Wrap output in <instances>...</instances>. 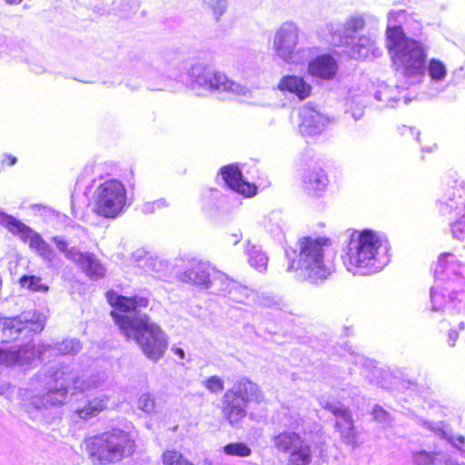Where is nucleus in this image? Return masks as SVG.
<instances>
[{
    "instance_id": "f257e3e1",
    "label": "nucleus",
    "mask_w": 465,
    "mask_h": 465,
    "mask_svg": "<svg viewBox=\"0 0 465 465\" xmlns=\"http://www.w3.org/2000/svg\"><path fill=\"white\" fill-rule=\"evenodd\" d=\"M106 297L113 307L129 313L112 312L115 323L126 339L134 340L149 360L157 361L162 359L168 347L167 335L146 314L140 312L141 308L148 306V299L142 296L125 297L114 292H108Z\"/></svg>"
},
{
    "instance_id": "f03ea898",
    "label": "nucleus",
    "mask_w": 465,
    "mask_h": 465,
    "mask_svg": "<svg viewBox=\"0 0 465 465\" xmlns=\"http://www.w3.org/2000/svg\"><path fill=\"white\" fill-rule=\"evenodd\" d=\"M101 385V381L91 383H82L75 378L74 373L64 367L50 374L38 372L31 379L26 389V397L37 410L58 407L66 402L70 389L86 390Z\"/></svg>"
},
{
    "instance_id": "7ed1b4c3",
    "label": "nucleus",
    "mask_w": 465,
    "mask_h": 465,
    "mask_svg": "<svg viewBox=\"0 0 465 465\" xmlns=\"http://www.w3.org/2000/svg\"><path fill=\"white\" fill-rule=\"evenodd\" d=\"M460 254L463 260H460L454 253H442L438 260L435 268V275L442 283H437L431 288L430 301L432 311H440L446 303L445 292H449L450 304L448 311L450 314L455 311L458 314L465 316V293L458 292L465 286V280L460 278V273L465 272V250Z\"/></svg>"
},
{
    "instance_id": "20e7f679",
    "label": "nucleus",
    "mask_w": 465,
    "mask_h": 465,
    "mask_svg": "<svg viewBox=\"0 0 465 465\" xmlns=\"http://www.w3.org/2000/svg\"><path fill=\"white\" fill-rule=\"evenodd\" d=\"M343 262L346 269L353 274H372L389 262L388 248L382 238L373 231L354 232Z\"/></svg>"
},
{
    "instance_id": "39448f33",
    "label": "nucleus",
    "mask_w": 465,
    "mask_h": 465,
    "mask_svg": "<svg viewBox=\"0 0 465 465\" xmlns=\"http://www.w3.org/2000/svg\"><path fill=\"white\" fill-rule=\"evenodd\" d=\"M405 17L404 11L391 12L387 25V46L394 65L406 76L420 75L425 70L426 52L421 43L408 38L397 24Z\"/></svg>"
},
{
    "instance_id": "423d86ee",
    "label": "nucleus",
    "mask_w": 465,
    "mask_h": 465,
    "mask_svg": "<svg viewBox=\"0 0 465 465\" xmlns=\"http://www.w3.org/2000/svg\"><path fill=\"white\" fill-rule=\"evenodd\" d=\"M298 262L288 266V271H295L297 277L313 283L326 280L334 271L333 252L331 241L325 237H303L298 241Z\"/></svg>"
},
{
    "instance_id": "0eeeda50",
    "label": "nucleus",
    "mask_w": 465,
    "mask_h": 465,
    "mask_svg": "<svg viewBox=\"0 0 465 465\" xmlns=\"http://www.w3.org/2000/svg\"><path fill=\"white\" fill-rule=\"evenodd\" d=\"M136 433L131 423L124 429L110 430L84 440V445L94 465H107L131 456L135 450Z\"/></svg>"
},
{
    "instance_id": "6e6552de",
    "label": "nucleus",
    "mask_w": 465,
    "mask_h": 465,
    "mask_svg": "<svg viewBox=\"0 0 465 465\" xmlns=\"http://www.w3.org/2000/svg\"><path fill=\"white\" fill-rule=\"evenodd\" d=\"M165 78L186 83L199 95H220L232 90V81L225 74L200 62L192 64L184 74L167 75Z\"/></svg>"
},
{
    "instance_id": "1a4fd4ad",
    "label": "nucleus",
    "mask_w": 465,
    "mask_h": 465,
    "mask_svg": "<svg viewBox=\"0 0 465 465\" xmlns=\"http://www.w3.org/2000/svg\"><path fill=\"white\" fill-rule=\"evenodd\" d=\"M94 211L105 218H115L126 204V189L117 179L101 183L94 192Z\"/></svg>"
},
{
    "instance_id": "9d476101",
    "label": "nucleus",
    "mask_w": 465,
    "mask_h": 465,
    "mask_svg": "<svg viewBox=\"0 0 465 465\" xmlns=\"http://www.w3.org/2000/svg\"><path fill=\"white\" fill-rule=\"evenodd\" d=\"M45 316L35 311L24 312L18 316L0 319V338L10 341L21 337L31 341L32 337L43 331ZM27 344L32 345L30 342Z\"/></svg>"
},
{
    "instance_id": "9b49d317",
    "label": "nucleus",
    "mask_w": 465,
    "mask_h": 465,
    "mask_svg": "<svg viewBox=\"0 0 465 465\" xmlns=\"http://www.w3.org/2000/svg\"><path fill=\"white\" fill-rule=\"evenodd\" d=\"M0 224L35 250L49 267L57 264L56 253L42 236L12 215L0 212Z\"/></svg>"
},
{
    "instance_id": "f8f14e48",
    "label": "nucleus",
    "mask_w": 465,
    "mask_h": 465,
    "mask_svg": "<svg viewBox=\"0 0 465 465\" xmlns=\"http://www.w3.org/2000/svg\"><path fill=\"white\" fill-rule=\"evenodd\" d=\"M52 242L68 261L74 262L89 278L99 279L104 276L105 268L95 254L89 252H82L76 246H69V243L59 236L53 237Z\"/></svg>"
},
{
    "instance_id": "ddd939ff",
    "label": "nucleus",
    "mask_w": 465,
    "mask_h": 465,
    "mask_svg": "<svg viewBox=\"0 0 465 465\" xmlns=\"http://www.w3.org/2000/svg\"><path fill=\"white\" fill-rule=\"evenodd\" d=\"M52 242L68 261L74 262L89 278L99 279L104 276L105 268L95 254L89 252H82L76 246H69V243L59 236L53 237Z\"/></svg>"
},
{
    "instance_id": "4468645a",
    "label": "nucleus",
    "mask_w": 465,
    "mask_h": 465,
    "mask_svg": "<svg viewBox=\"0 0 465 465\" xmlns=\"http://www.w3.org/2000/svg\"><path fill=\"white\" fill-rule=\"evenodd\" d=\"M300 38L299 26L293 22H284L275 31L272 50L276 56L287 64L296 63Z\"/></svg>"
},
{
    "instance_id": "2eb2a0df",
    "label": "nucleus",
    "mask_w": 465,
    "mask_h": 465,
    "mask_svg": "<svg viewBox=\"0 0 465 465\" xmlns=\"http://www.w3.org/2000/svg\"><path fill=\"white\" fill-rule=\"evenodd\" d=\"M263 396L254 382L241 379L234 384V417H243L252 405L260 403Z\"/></svg>"
},
{
    "instance_id": "dca6fc26",
    "label": "nucleus",
    "mask_w": 465,
    "mask_h": 465,
    "mask_svg": "<svg viewBox=\"0 0 465 465\" xmlns=\"http://www.w3.org/2000/svg\"><path fill=\"white\" fill-rule=\"evenodd\" d=\"M321 405L333 413L336 418V428L342 440L351 446H356L357 431L350 411L344 406H338L330 402H322Z\"/></svg>"
},
{
    "instance_id": "f3484780",
    "label": "nucleus",
    "mask_w": 465,
    "mask_h": 465,
    "mask_svg": "<svg viewBox=\"0 0 465 465\" xmlns=\"http://www.w3.org/2000/svg\"><path fill=\"white\" fill-rule=\"evenodd\" d=\"M299 131L302 135L314 136L322 133L329 119L315 108L305 105L300 110Z\"/></svg>"
},
{
    "instance_id": "a211bd4d",
    "label": "nucleus",
    "mask_w": 465,
    "mask_h": 465,
    "mask_svg": "<svg viewBox=\"0 0 465 465\" xmlns=\"http://www.w3.org/2000/svg\"><path fill=\"white\" fill-rule=\"evenodd\" d=\"M213 268L207 262L198 259L190 261V267L180 273L179 280L183 282L210 288Z\"/></svg>"
},
{
    "instance_id": "6ab92c4d",
    "label": "nucleus",
    "mask_w": 465,
    "mask_h": 465,
    "mask_svg": "<svg viewBox=\"0 0 465 465\" xmlns=\"http://www.w3.org/2000/svg\"><path fill=\"white\" fill-rule=\"evenodd\" d=\"M364 25V18L358 15L350 16L343 25H331L330 42L334 45H350L352 35L362 29Z\"/></svg>"
},
{
    "instance_id": "aec40b11",
    "label": "nucleus",
    "mask_w": 465,
    "mask_h": 465,
    "mask_svg": "<svg viewBox=\"0 0 465 465\" xmlns=\"http://www.w3.org/2000/svg\"><path fill=\"white\" fill-rule=\"evenodd\" d=\"M36 360L35 346L25 344L18 350L0 349V366L29 365Z\"/></svg>"
},
{
    "instance_id": "412c9836",
    "label": "nucleus",
    "mask_w": 465,
    "mask_h": 465,
    "mask_svg": "<svg viewBox=\"0 0 465 465\" xmlns=\"http://www.w3.org/2000/svg\"><path fill=\"white\" fill-rule=\"evenodd\" d=\"M133 261L135 266L144 272L155 273L158 277H161L169 266L166 261L159 259L143 249H138L133 253Z\"/></svg>"
},
{
    "instance_id": "4be33fe9",
    "label": "nucleus",
    "mask_w": 465,
    "mask_h": 465,
    "mask_svg": "<svg viewBox=\"0 0 465 465\" xmlns=\"http://www.w3.org/2000/svg\"><path fill=\"white\" fill-rule=\"evenodd\" d=\"M81 350L80 342L77 340L70 339L64 340L61 343L55 346L50 344H39L37 349L35 348L36 359L45 361L47 358L58 354H76Z\"/></svg>"
},
{
    "instance_id": "5701e85b",
    "label": "nucleus",
    "mask_w": 465,
    "mask_h": 465,
    "mask_svg": "<svg viewBox=\"0 0 465 465\" xmlns=\"http://www.w3.org/2000/svg\"><path fill=\"white\" fill-rule=\"evenodd\" d=\"M337 71L338 64L330 54L319 55L308 64L309 74L321 79H331Z\"/></svg>"
},
{
    "instance_id": "b1692460",
    "label": "nucleus",
    "mask_w": 465,
    "mask_h": 465,
    "mask_svg": "<svg viewBox=\"0 0 465 465\" xmlns=\"http://www.w3.org/2000/svg\"><path fill=\"white\" fill-rule=\"evenodd\" d=\"M328 184V177L322 168L307 170L302 175V187L311 195H318Z\"/></svg>"
},
{
    "instance_id": "393cba45",
    "label": "nucleus",
    "mask_w": 465,
    "mask_h": 465,
    "mask_svg": "<svg viewBox=\"0 0 465 465\" xmlns=\"http://www.w3.org/2000/svg\"><path fill=\"white\" fill-rule=\"evenodd\" d=\"M278 89L281 91H289L294 94L300 99L308 97L312 87L303 78L296 75H285L278 83Z\"/></svg>"
},
{
    "instance_id": "a878e982",
    "label": "nucleus",
    "mask_w": 465,
    "mask_h": 465,
    "mask_svg": "<svg viewBox=\"0 0 465 465\" xmlns=\"http://www.w3.org/2000/svg\"><path fill=\"white\" fill-rule=\"evenodd\" d=\"M243 252L248 256V263L253 269L262 273L267 271L269 258L259 246L248 241L243 244Z\"/></svg>"
},
{
    "instance_id": "bb28decb",
    "label": "nucleus",
    "mask_w": 465,
    "mask_h": 465,
    "mask_svg": "<svg viewBox=\"0 0 465 465\" xmlns=\"http://www.w3.org/2000/svg\"><path fill=\"white\" fill-rule=\"evenodd\" d=\"M107 403L108 397L104 395L88 399L83 407L75 410V413L80 419L88 420L103 411L106 408Z\"/></svg>"
},
{
    "instance_id": "cd10ccee",
    "label": "nucleus",
    "mask_w": 465,
    "mask_h": 465,
    "mask_svg": "<svg viewBox=\"0 0 465 465\" xmlns=\"http://www.w3.org/2000/svg\"><path fill=\"white\" fill-rule=\"evenodd\" d=\"M107 403L108 397L104 395L88 399L83 407L75 410V413L80 419L88 420L103 411L106 408Z\"/></svg>"
},
{
    "instance_id": "c85d7f7f",
    "label": "nucleus",
    "mask_w": 465,
    "mask_h": 465,
    "mask_svg": "<svg viewBox=\"0 0 465 465\" xmlns=\"http://www.w3.org/2000/svg\"><path fill=\"white\" fill-rule=\"evenodd\" d=\"M303 442L305 441L299 434L289 431H283L273 439L274 446L279 451L289 453Z\"/></svg>"
},
{
    "instance_id": "c756f323",
    "label": "nucleus",
    "mask_w": 465,
    "mask_h": 465,
    "mask_svg": "<svg viewBox=\"0 0 465 465\" xmlns=\"http://www.w3.org/2000/svg\"><path fill=\"white\" fill-rule=\"evenodd\" d=\"M289 454L286 465H309L312 462V452L307 442L299 445Z\"/></svg>"
},
{
    "instance_id": "7c9ffc66",
    "label": "nucleus",
    "mask_w": 465,
    "mask_h": 465,
    "mask_svg": "<svg viewBox=\"0 0 465 465\" xmlns=\"http://www.w3.org/2000/svg\"><path fill=\"white\" fill-rule=\"evenodd\" d=\"M257 190L256 184L247 182L243 178L242 171L234 164V192L246 198H251L257 194Z\"/></svg>"
},
{
    "instance_id": "2f4dec72",
    "label": "nucleus",
    "mask_w": 465,
    "mask_h": 465,
    "mask_svg": "<svg viewBox=\"0 0 465 465\" xmlns=\"http://www.w3.org/2000/svg\"><path fill=\"white\" fill-rule=\"evenodd\" d=\"M374 50V42L367 36H361L358 39L357 45L352 47L351 55L356 59L367 58L371 52Z\"/></svg>"
},
{
    "instance_id": "473e14b6",
    "label": "nucleus",
    "mask_w": 465,
    "mask_h": 465,
    "mask_svg": "<svg viewBox=\"0 0 465 465\" xmlns=\"http://www.w3.org/2000/svg\"><path fill=\"white\" fill-rule=\"evenodd\" d=\"M203 198L207 203L216 208H223L224 204L229 203V197L223 195L220 191L213 188L206 189L203 193Z\"/></svg>"
},
{
    "instance_id": "72a5a7b5",
    "label": "nucleus",
    "mask_w": 465,
    "mask_h": 465,
    "mask_svg": "<svg viewBox=\"0 0 465 465\" xmlns=\"http://www.w3.org/2000/svg\"><path fill=\"white\" fill-rule=\"evenodd\" d=\"M257 293L248 286L242 284L234 285V302L249 304L256 301Z\"/></svg>"
},
{
    "instance_id": "f704fd0d",
    "label": "nucleus",
    "mask_w": 465,
    "mask_h": 465,
    "mask_svg": "<svg viewBox=\"0 0 465 465\" xmlns=\"http://www.w3.org/2000/svg\"><path fill=\"white\" fill-rule=\"evenodd\" d=\"M137 408L148 415L157 413L154 395L149 392L142 393L137 400Z\"/></svg>"
},
{
    "instance_id": "c9c22d12",
    "label": "nucleus",
    "mask_w": 465,
    "mask_h": 465,
    "mask_svg": "<svg viewBox=\"0 0 465 465\" xmlns=\"http://www.w3.org/2000/svg\"><path fill=\"white\" fill-rule=\"evenodd\" d=\"M430 430L450 441L453 446L458 447L465 444V436H454L447 426L436 425L435 427H430Z\"/></svg>"
},
{
    "instance_id": "e433bc0d",
    "label": "nucleus",
    "mask_w": 465,
    "mask_h": 465,
    "mask_svg": "<svg viewBox=\"0 0 465 465\" xmlns=\"http://www.w3.org/2000/svg\"><path fill=\"white\" fill-rule=\"evenodd\" d=\"M429 74L432 80L441 81L447 74L446 66L442 62L437 59H431L429 63Z\"/></svg>"
},
{
    "instance_id": "4c0bfd02",
    "label": "nucleus",
    "mask_w": 465,
    "mask_h": 465,
    "mask_svg": "<svg viewBox=\"0 0 465 465\" xmlns=\"http://www.w3.org/2000/svg\"><path fill=\"white\" fill-rule=\"evenodd\" d=\"M21 285L33 292H45L48 287L42 282L41 278L36 276H23L20 280Z\"/></svg>"
},
{
    "instance_id": "58836bf2",
    "label": "nucleus",
    "mask_w": 465,
    "mask_h": 465,
    "mask_svg": "<svg viewBox=\"0 0 465 465\" xmlns=\"http://www.w3.org/2000/svg\"><path fill=\"white\" fill-rule=\"evenodd\" d=\"M163 465H187L190 461L179 451L166 450L162 455Z\"/></svg>"
},
{
    "instance_id": "ea45409f",
    "label": "nucleus",
    "mask_w": 465,
    "mask_h": 465,
    "mask_svg": "<svg viewBox=\"0 0 465 465\" xmlns=\"http://www.w3.org/2000/svg\"><path fill=\"white\" fill-rule=\"evenodd\" d=\"M229 285L230 282L228 276L223 272L213 269L211 276L210 288L216 287L217 291L223 292L227 290Z\"/></svg>"
},
{
    "instance_id": "a19ab883",
    "label": "nucleus",
    "mask_w": 465,
    "mask_h": 465,
    "mask_svg": "<svg viewBox=\"0 0 465 465\" xmlns=\"http://www.w3.org/2000/svg\"><path fill=\"white\" fill-rule=\"evenodd\" d=\"M216 183L223 184L228 189H232V164L222 167L217 174Z\"/></svg>"
},
{
    "instance_id": "79ce46f5",
    "label": "nucleus",
    "mask_w": 465,
    "mask_h": 465,
    "mask_svg": "<svg viewBox=\"0 0 465 465\" xmlns=\"http://www.w3.org/2000/svg\"><path fill=\"white\" fill-rule=\"evenodd\" d=\"M416 465H430L434 463L435 454L426 450H419L412 454Z\"/></svg>"
},
{
    "instance_id": "37998d69",
    "label": "nucleus",
    "mask_w": 465,
    "mask_h": 465,
    "mask_svg": "<svg viewBox=\"0 0 465 465\" xmlns=\"http://www.w3.org/2000/svg\"><path fill=\"white\" fill-rule=\"evenodd\" d=\"M205 2L213 9L217 20L226 11L228 6L227 0H205Z\"/></svg>"
},
{
    "instance_id": "c03bdc74",
    "label": "nucleus",
    "mask_w": 465,
    "mask_h": 465,
    "mask_svg": "<svg viewBox=\"0 0 465 465\" xmlns=\"http://www.w3.org/2000/svg\"><path fill=\"white\" fill-rule=\"evenodd\" d=\"M451 233L454 238L465 241V217H462L451 225Z\"/></svg>"
},
{
    "instance_id": "a18cd8bd",
    "label": "nucleus",
    "mask_w": 465,
    "mask_h": 465,
    "mask_svg": "<svg viewBox=\"0 0 465 465\" xmlns=\"http://www.w3.org/2000/svg\"><path fill=\"white\" fill-rule=\"evenodd\" d=\"M205 387L212 392L217 393L219 391H222L223 389V381L217 377L213 376L205 381Z\"/></svg>"
},
{
    "instance_id": "49530a36",
    "label": "nucleus",
    "mask_w": 465,
    "mask_h": 465,
    "mask_svg": "<svg viewBox=\"0 0 465 465\" xmlns=\"http://www.w3.org/2000/svg\"><path fill=\"white\" fill-rule=\"evenodd\" d=\"M256 300H257V302L261 306H263V307L274 308V307L279 306V301L277 299H275L274 297L265 296V295H261V296L257 295Z\"/></svg>"
},
{
    "instance_id": "de8ad7c7",
    "label": "nucleus",
    "mask_w": 465,
    "mask_h": 465,
    "mask_svg": "<svg viewBox=\"0 0 465 465\" xmlns=\"http://www.w3.org/2000/svg\"><path fill=\"white\" fill-rule=\"evenodd\" d=\"M251 449L244 443H234V455L247 457L251 454Z\"/></svg>"
},
{
    "instance_id": "09e8293b",
    "label": "nucleus",
    "mask_w": 465,
    "mask_h": 465,
    "mask_svg": "<svg viewBox=\"0 0 465 465\" xmlns=\"http://www.w3.org/2000/svg\"><path fill=\"white\" fill-rule=\"evenodd\" d=\"M447 204L450 205V208L456 210H461L465 208V201L462 200V196L460 194L458 199H455V193H453V197H449V203Z\"/></svg>"
},
{
    "instance_id": "8fccbe9b",
    "label": "nucleus",
    "mask_w": 465,
    "mask_h": 465,
    "mask_svg": "<svg viewBox=\"0 0 465 465\" xmlns=\"http://www.w3.org/2000/svg\"><path fill=\"white\" fill-rule=\"evenodd\" d=\"M374 419L380 422H386L388 420V413L381 407H374L372 411Z\"/></svg>"
},
{
    "instance_id": "3c124183",
    "label": "nucleus",
    "mask_w": 465,
    "mask_h": 465,
    "mask_svg": "<svg viewBox=\"0 0 465 465\" xmlns=\"http://www.w3.org/2000/svg\"><path fill=\"white\" fill-rule=\"evenodd\" d=\"M229 393L230 391H228L224 395V401L227 402L226 407H224V414L226 415L227 419L229 420V422L232 423V420H230V416L232 413V406L229 402Z\"/></svg>"
},
{
    "instance_id": "603ef678",
    "label": "nucleus",
    "mask_w": 465,
    "mask_h": 465,
    "mask_svg": "<svg viewBox=\"0 0 465 465\" xmlns=\"http://www.w3.org/2000/svg\"><path fill=\"white\" fill-rule=\"evenodd\" d=\"M141 211L144 214H152L156 211V209L154 203L152 202H147L141 206Z\"/></svg>"
},
{
    "instance_id": "864d4df0",
    "label": "nucleus",
    "mask_w": 465,
    "mask_h": 465,
    "mask_svg": "<svg viewBox=\"0 0 465 465\" xmlns=\"http://www.w3.org/2000/svg\"><path fill=\"white\" fill-rule=\"evenodd\" d=\"M362 101H360L361 106H358L355 110H352V116L355 120H359L363 115Z\"/></svg>"
},
{
    "instance_id": "5fc2aeb1",
    "label": "nucleus",
    "mask_w": 465,
    "mask_h": 465,
    "mask_svg": "<svg viewBox=\"0 0 465 465\" xmlns=\"http://www.w3.org/2000/svg\"><path fill=\"white\" fill-rule=\"evenodd\" d=\"M152 203H154V206H155L156 210H160V209L165 208V207H167L169 205L168 203L166 202V200L163 199V198L158 199V200L153 201Z\"/></svg>"
},
{
    "instance_id": "6e6d98bb",
    "label": "nucleus",
    "mask_w": 465,
    "mask_h": 465,
    "mask_svg": "<svg viewBox=\"0 0 465 465\" xmlns=\"http://www.w3.org/2000/svg\"><path fill=\"white\" fill-rule=\"evenodd\" d=\"M458 332L457 331H450L449 333V340H448V342H449V345L450 346H454L455 345V342L458 339Z\"/></svg>"
},
{
    "instance_id": "4d7b16f0",
    "label": "nucleus",
    "mask_w": 465,
    "mask_h": 465,
    "mask_svg": "<svg viewBox=\"0 0 465 465\" xmlns=\"http://www.w3.org/2000/svg\"><path fill=\"white\" fill-rule=\"evenodd\" d=\"M30 68H31L32 72H34L35 74H41L45 71L44 67L37 64H31Z\"/></svg>"
},
{
    "instance_id": "13d9d810",
    "label": "nucleus",
    "mask_w": 465,
    "mask_h": 465,
    "mask_svg": "<svg viewBox=\"0 0 465 465\" xmlns=\"http://www.w3.org/2000/svg\"><path fill=\"white\" fill-rule=\"evenodd\" d=\"M4 157H5V159L3 160V163H5V159H6V160H8V164H9L10 166L15 165V164L16 163V162H17L16 157L12 156V155H10V154H5V156H4Z\"/></svg>"
},
{
    "instance_id": "bf43d9fd",
    "label": "nucleus",
    "mask_w": 465,
    "mask_h": 465,
    "mask_svg": "<svg viewBox=\"0 0 465 465\" xmlns=\"http://www.w3.org/2000/svg\"><path fill=\"white\" fill-rule=\"evenodd\" d=\"M172 351L177 355L180 359H184L185 357V353H184V351L181 348H176V347H173L172 348Z\"/></svg>"
},
{
    "instance_id": "052dcab7",
    "label": "nucleus",
    "mask_w": 465,
    "mask_h": 465,
    "mask_svg": "<svg viewBox=\"0 0 465 465\" xmlns=\"http://www.w3.org/2000/svg\"><path fill=\"white\" fill-rule=\"evenodd\" d=\"M166 87V84L162 83L160 84H149L148 88L151 90H163Z\"/></svg>"
},
{
    "instance_id": "680f3d73",
    "label": "nucleus",
    "mask_w": 465,
    "mask_h": 465,
    "mask_svg": "<svg viewBox=\"0 0 465 465\" xmlns=\"http://www.w3.org/2000/svg\"><path fill=\"white\" fill-rule=\"evenodd\" d=\"M223 450L226 454L232 455V443L227 444Z\"/></svg>"
},
{
    "instance_id": "e2e57ef3",
    "label": "nucleus",
    "mask_w": 465,
    "mask_h": 465,
    "mask_svg": "<svg viewBox=\"0 0 465 465\" xmlns=\"http://www.w3.org/2000/svg\"><path fill=\"white\" fill-rule=\"evenodd\" d=\"M280 231H281V228H280L278 225H276V226H275V228H273V229H272V230H271V232H272V233H277V232H279Z\"/></svg>"
},
{
    "instance_id": "0e129e2a",
    "label": "nucleus",
    "mask_w": 465,
    "mask_h": 465,
    "mask_svg": "<svg viewBox=\"0 0 465 465\" xmlns=\"http://www.w3.org/2000/svg\"><path fill=\"white\" fill-rule=\"evenodd\" d=\"M9 4H19L22 0H5Z\"/></svg>"
},
{
    "instance_id": "69168bd1",
    "label": "nucleus",
    "mask_w": 465,
    "mask_h": 465,
    "mask_svg": "<svg viewBox=\"0 0 465 465\" xmlns=\"http://www.w3.org/2000/svg\"><path fill=\"white\" fill-rule=\"evenodd\" d=\"M460 188H461V190H462V191L464 192V193H465V183H462L460 184Z\"/></svg>"
},
{
    "instance_id": "338daca9",
    "label": "nucleus",
    "mask_w": 465,
    "mask_h": 465,
    "mask_svg": "<svg viewBox=\"0 0 465 465\" xmlns=\"http://www.w3.org/2000/svg\"><path fill=\"white\" fill-rule=\"evenodd\" d=\"M460 328L463 329L464 328V323L463 322H460Z\"/></svg>"
},
{
    "instance_id": "774afa93",
    "label": "nucleus",
    "mask_w": 465,
    "mask_h": 465,
    "mask_svg": "<svg viewBox=\"0 0 465 465\" xmlns=\"http://www.w3.org/2000/svg\"><path fill=\"white\" fill-rule=\"evenodd\" d=\"M187 465H193L192 462H189Z\"/></svg>"
}]
</instances>
